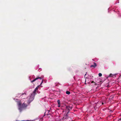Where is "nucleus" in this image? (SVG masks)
Returning a JSON list of instances; mask_svg holds the SVG:
<instances>
[{
  "mask_svg": "<svg viewBox=\"0 0 121 121\" xmlns=\"http://www.w3.org/2000/svg\"><path fill=\"white\" fill-rule=\"evenodd\" d=\"M69 118V117L68 116L67 113L64 114L62 120H61L60 119H56L55 121H66V120Z\"/></svg>",
  "mask_w": 121,
  "mask_h": 121,
  "instance_id": "nucleus-3",
  "label": "nucleus"
},
{
  "mask_svg": "<svg viewBox=\"0 0 121 121\" xmlns=\"http://www.w3.org/2000/svg\"><path fill=\"white\" fill-rule=\"evenodd\" d=\"M96 63H95V62H94V65H91V66L90 67L91 68H92V67H96Z\"/></svg>",
  "mask_w": 121,
  "mask_h": 121,
  "instance_id": "nucleus-5",
  "label": "nucleus"
},
{
  "mask_svg": "<svg viewBox=\"0 0 121 121\" xmlns=\"http://www.w3.org/2000/svg\"><path fill=\"white\" fill-rule=\"evenodd\" d=\"M47 111L48 112H52V111H51V108H50V110H47Z\"/></svg>",
  "mask_w": 121,
  "mask_h": 121,
  "instance_id": "nucleus-10",
  "label": "nucleus"
},
{
  "mask_svg": "<svg viewBox=\"0 0 121 121\" xmlns=\"http://www.w3.org/2000/svg\"><path fill=\"white\" fill-rule=\"evenodd\" d=\"M72 107L69 106H67L66 107V110L67 111H68V112L70 110L72 109Z\"/></svg>",
  "mask_w": 121,
  "mask_h": 121,
  "instance_id": "nucleus-4",
  "label": "nucleus"
},
{
  "mask_svg": "<svg viewBox=\"0 0 121 121\" xmlns=\"http://www.w3.org/2000/svg\"><path fill=\"white\" fill-rule=\"evenodd\" d=\"M22 96H25L26 97V92H25L24 93L22 94Z\"/></svg>",
  "mask_w": 121,
  "mask_h": 121,
  "instance_id": "nucleus-6",
  "label": "nucleus"
},
{
  "mask_svg": "<svg viewBox=\"0 0 121 121\" xmlns=\"http://www.w3.org/2000/svg\"><path fill=\"white\" fill-rule=\"evenodd\" d=\"M38 93H39V92H38Z\"/></svg>",
  "mask_w": 121,
  "mask_h": 121,
  "instance_id": "nucleus-15",
  "label": "nucleus"
},
{
  "mask_svg": "<svg viewBox=\"0 0 121 121\" xmlns=\"http://www.w3.org/2000/svg\"><path fill=\"white\" fill-rule=\"evenodd\" d=\"M119 120H121V118Z\"/></svg>",
  "mask_w": 121,
  "mask_h": 121,
  "instance_id": "nucleus-13",
  "label": "nucleus"
},
{
  "mask_svg": "<svg viewBox=\"0 0 121 121\" xmlns=\"http://www.w3.org/2000/svg\"><path fill=\"white\" fill-rule=\"evenodd\" d=\"M60 104H58V107H60Z\"/></svg>",
  "mask_w": 121,
  "mask_h": 121,
  "instance_id": "nucleus-11",
  "label": "nucleus"
},
{
  "mask_svg": "<svg viewBox=\"0 0 121 121\" xmlns=\"http://www.w3.org/2000/svg\"><path fill=\"white\" fill-rule=\"evenodd\" d=\"M35 96L31 94L30 96H28L27 97L28 100L27 101V104H26V102L23 103L21 106V101H19L18 103V105L19 107V109L20 112H21L22 109L26 108L28 105L32 102L34 99Z\"/></svg>",
  "mask_w": 121,
  "mask_h": 121,
  "instance_id": "nucleus-1",
  "label": "nucleus"
},
{
  "mask_svg": "<svg viewBox=\"0 0 121 121\" xmlns=\"http://www.w3.org/2000/svg\"><path fill=\"white\" fill-rule=\"evenodd\" d=\"M95 85H96V83H95Z\"/></svg>",
  "mask_w": 121,
  "mask_h": 121,
  "instance_id": "nucleus-14",
  "label": "nucleus"
},
{
  "mask_svg": "<svg viewBox=\"0 0 121 121\" xmlns=\"http://www.w3.org/2000/svg\"><path fill=\"white\" fill-rule=\"evenodd\" d=\"M99 77H100V76H102V74L101 73H99Z\"/></svg>",
  "mask_w": 121,
  "mask_h": 121,
  "instance_id": "nucleus-9",
  "label": "nucleus"
},
{
  "mask_svg": "<svg viewBox=\"0 0 121 121\" xmlns=\"http://www.w3.org/2000/svg\"><path fill=\"white\" fill-rule=\"evenodd\" d=\"M57 102L58 104H60V100H57Z\"/></svg>",
  "mask_w": 121,
  "mask_h": 121,
  "instance_id": "nucleus-8",
  "label": "nucleus"
},
{
  "mask_svg": "<svg viewBox=\"0 0 121 121\" xmlns=\"http://www.w3.org/2000/svg\"><path fill=\"white\" fill-rule=\"evenodd\" d=\"M43 76H42L41 77H39L36 78H35V79H34L33 80L31 81V82H33L38 79H39L40 80H42V82L40 83V85H39L38 86L35 88V90H34V91H33V93L32 94H31L35 96V95L36 94V92L38 90V88L40 86H41V85L43 83Z\"/></svg>",
  "mask_w": 121,
  "mask_h": 121,
  "instance_id": "nucleus-2",
  "label": "nucleus"
},
{
  "mask_svg": "<svg viewBox=\"0 0 121 121\" xmlns=\"http://www.w3.org/2000/svg\"><path fill=\"white\" fill-rule=\"evenodd\" d=\"M66 93L67 94L69 95L70 94V92L69 91H67L66 92Z\"/></svg>",
  "mask_w": 121,
  "mask_h": 121,
  "instance_id": "nucleus-7",
  "label": "nucleus"
},
{
  "mask_svg": "<svg viewBox=\"0 0 121 121\" xmlns=\"http://www.w3.org/2000/svg\"><path fill=\"white\" fill-rule=\"evenodd\" d=\"M94 82L93 81H92V82H91V83H93Z\"/></svg>",
  "mask_w": 121,
  "mask_h": 121,
  "instance_id": "nucleus-12",
  "label": "nucleus"
}]
</instances>
